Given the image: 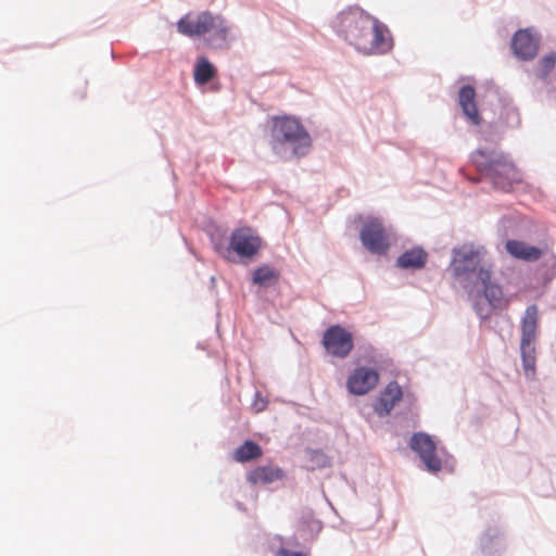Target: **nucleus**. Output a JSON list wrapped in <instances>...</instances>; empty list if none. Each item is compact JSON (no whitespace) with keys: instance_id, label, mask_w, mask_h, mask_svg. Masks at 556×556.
<instances>
[{"instance_id":"f257e3e1","label":"nucleus","mask_w":556,"mask_h":556,"mask_svg":"<svg viewBox=\"0 0 556 556\" xmlns=\"http://www.w3.org/2000/svg\"><path fill=\"white\" fill-rule=\"evenodd\" d=\"M332 27L339 36L364 54L387 53L393 47L388 27L358 7L341 11L334 17Z\"/></svg>"},{"instance_id":"f03ea898","label":"nucleus","mask_w":556,"mask_h":556,"mask_svg":"<svg viewBox=\"0 0 556 556\" xmlns=\"http://www.w3.org/2000/svg\"><path fill=\"white\" fill-rule=\"evenodd\" d=\"M180 34L188 37L210 35L208 45L213 48L223 49L228 47L230 27L227 21L219 14L214 15L204 11L195 16L187 14L177 23Z\"/></svg>"},{"instance_id":"7ed1b4c3","label":"nucleus","mask_w":556,"mask_h":556,"mask_svg":"<svg viewBox=\"0 0 556 556\" xmlns=\"http://www.w3.org/2000/svg\"><path fill=\"white\" fill-rule=\"evenodd\" d=\"M484 253L483 248L472 243H465L453 249L450 264L453 276L473 286L478 282L489 281L491 267L483 262Z\"/></svg>"},{"instance_id":"20e7f679","label":"nucleus","mask_w":556,"mask_h":556,"mask_svg":"<svg viewBox=\"0 0 556 556\" xmlns=\"http://www.w3.org/2000/svg\"><path fill=\"white\" fill-rule=\"evenodd\" d=\"M271 146L280 152L281 146L289 144L294 155H303L311 147V137L303 125L292 117H277L271 130Z\"/></svg>"},{"instance_id":"39448f33","label":"nucleus","mask_w":556,"mask_h":556,"mask_svg":"<svg viewBox=\"0 0 556 556\" xmlns=\"http://www.w3.org/2000/svg\"><path fill=\"white\" fill-rule=\"evenodd\" d=\"M477 166L490 177L495 188L502 191H510L514 187L521 182V174L516 166L505 157L494 159L481 168V164L477 162Z\"/></svg>"},{"instance_id":"423d86ee","label":"nucleus","mask_w":556,"mask_h":556,"mask_svg":"<svg viewBox=\"0 0 556 556\" xmlns=\"http://www.w3.org/2000/svg\"><path fill=\"white\" fill-rule=\"evenodd\" d=\"M363 245L374 254H386L391 247L388 231L378 218H368L359 232Z\"/></svg>"},{"instance_id":"0eeeda50","label":"nucleus","mask_w":556,"mask_h":556,"mask_svg":"<svg viewBox=\"0 0 556 556\" xmlns=\"http://www.w3.org/2000/svg\"><path fill=\"white\" fill-rule=\"evenodd\" d=\"M323 345L328 354L345 358L354 348L353 334L342 326L333 325L325 331Z\"/></svg>"},{"instance_id":"6e6552de","label":"nucleus","mask_w":556,"mask_h":556,"mask_svg":"<svg viewBox=\"0 0 556 556\" xmlns=\"http://www.w3.org/2000/svg\"><path fill=\"white\" fill-rule=\"evenodd\" d=\"M410 448L415 451L427 469L431 472L441 470V459L435 454V444L429 434L419 432L415 433L410 439Z\"/></svg>"},{"instance_id":"1a4fd4ad","label":"nucleus","mask_w":556,"mask_h":556,"mask_svg":"<svg viewBox=\"0 0 556 556\" xmlns=\"http://www.w3.org/2000/svg\"><path fill=\"white\" fill-rule=\"evenodd\" d=\"M379 382V374L372 368L361 366L354 369L346 381L351 394L365 395L374 390Z\"/></svg>"},{"instance_id":"9d476101","label":"nucleus","mask_w":556,"mask_h":556,"mask_svg":"<svg viewBox=\"0 0 556 556\" xmlns=\"http://www.w3.org/2000/svg\"><path fill=\"white\" fill-rule=\"evenodd\" d=\"M230 248L240 256L252 257L261 248V239L249 227L236 229L230 238Z\"/></svg>"},{"instance_id":"9b49d317","label":"nucleus","mask_w":556,"mask_h":556,"mask_svg":"<svg viewBox=\"0 0 556 556\" xmlns=\"http://www.w3.org/2000/svg\"><path fill=\"white\" fill-rule=\"evenodd\" d=\"M511 49L519 59L532 60L539 50V39L528 29H520L513 37Z\"/></svg>"},{"instance_id":"f8f14e48","label":"nucleus","mask_w":556,"mask_h":556,"mask_svg":"<svg viewBox=\"0 0 556 556\" xmlns=\"http://www.w3.org/2000/svg\"><path fill=\"white\" fill-rule=\"evenodd\" d=\"M403 392L396 381H391L381 392L374 405L375 412L380 415H389L395 404L402 400Z\"/></svg>"},{"instance_id":"ddd939ff","label":"nucleus","mask_w":556,"mask_h":556,"mask_svg":"<svg viewBox=\"0 0 556 556\" xmlns=\"http://www.w3.org/2000/svg\"><path fill=\"white\" fill-rule=\"evenodd\" d=\"M285 471L271 465L257 466L247 473V481L252 485H266L285 478Z\"/></svg>"},{"instance_id":"4468645a","label":"nucleus","mask_w":556,"mask_h":556,"mask_svg":"<svg viewBox=\"0 0 556 556\" xmlns=\"http://www.w3.org/2000/svg\"><path fill=\"white\" fill-rule=\"evenodd\" d=\"M458 103L467 119L473 125H480L482 118L476 102V90L472 86H463L458 92Z\"/></svg>"},{"instance_id":"2eb2a0df","label":"nucleus","mask_w":556,"mask_h":556,"mask_svg":"<svg viewBox=\"0 0 556 556\" xmlns=\"http://www.w3.org/2000/svg\"><path fill=\"white\" fill-rule=\"evenodd\" d=\"M539 311L536 305L527 307L521 321V341L520 344L534 345L538 337Z\"/></svg>"},{"instance_id":"dca6fc26","label":"nucleus","mask_w":556,"mask_h":556,"mask_svg":"<svg viewBox=\"0 0 556 556\" xmlns=\"http://www.w3.org/2000/svg\"><path fill=\"white\" fill-rule=\"evenodd\" d=\"M505 248L513 257L526 262L538 261L543 254V251L540 248L519 240H508Z\"/></svg>"},{"instance_id":"f3484780","label":"nucleus","mask_w":556,"mask_h":556,"mask_svg":"<svg viewBox=\"0 0 556 556\" xmlns=\"http://www.w3.org/2000/svg\"><path fill=\"white\" fill-rule=\"evenodd\" d=\"M428 261V253L420 247H415L402 253L396 260L400 268L421 269Z\"/></svg>"},{"instance_id":"a211bd4d","label":"nucleus","mask_w":556,"mask_h":556,"mask_svg":"<svg viewBox=\"0 0 556 556\" xmlns=\"http://www.w3.org/2000/svg\"><path fill=\"white\" fill-rule=\"evenodd\" d=\"M476 287L483 289V295L492 308H506L509 305V300L504 296L501 287L491 282V278L485 282H478Z\"/></svg>"},{"instance_id":"6ab92c4d","label":"nucleus","mask_w":556,"mask_h":556,"mask_svg":"<svg viewBox=\"0 0 556 556\" xmlns=\"http://www.w3.org/2000/svg\"><path fill=\"white\" fill-rule=\"evenodd\" d=\"M216 67L206 58H198L193 71V79L198 86L206 85L216 76Z\"/></svg>"},{"instance_id":"aec40b11","label":"nucleus","mask_w":556,"mask_h":556,"mask_svg":"<svg viewBox=\"0 0 556 556\" xmlns=\"http://www.w3.org/2000/svg\"><path fill=\"white\" fill-rule=\"evenodd\" d=\"M262 455V447L257 443L248 440L242 445L235 450L232 458L237 463L243 464L251 460H255L260 458Z\"/></svg>"},{"instance_id":"412c9836","label":"nucleus","mask_w":556,"mask_h":556,"mask_svg":"<svg viewBox=\"0 0 556 556\" xmlns=\"http://www.w3.org/2000/svg\"><path fill=\"white\" fill-rule=\"evenodd\" d=\"M280 274L274 267L263 265L256 268L253 273V283L261 287H271L279 280Z\"/></svg>"},{"instance_id":"4be33fe9","label":"nucleus","mask_w":556,"mask_h":556,"mask_svg":"<svg viewBox=\"0 0 556 556\" xmlns=\"http://www.w3.org/2000/svg\"><path fill=\"white\" fill-rule=\"evenodd\" d=\"M520 352L525 375L528 379H533L535 376V348L520 344Z\"/></svg>"},{"instance_id":"5701e85b","label":"nucleus","mask_w":556,"mask_h":556,"mask_svg":"<svg viewBox=\"0 0 556 556\" xmlns=\"http://www.w3.org/2000/svg\"><path fill=\"white\" fill-rule=\"evenodd\" d=\"M556 64V53L551 52L543 56L536 65V75L541 78L547 77Z\"/></svg>"},{"instance_id":"b1692460","label":"nucleus","mask_w":556,"mask_h":556,"mask_svg":"<svg viewBox=\"0 0 556 556\" xmlns=\"http://www.w3.org/2000/svg\"><path fill=\"white\" fill-rule=\"evenodd\" d=\"M278 554L280 556H306L303 553L290 551V549H287V548H280Z\"/></svg>"},{"instance_id":"393cba45","label":"nucleus","mask_w":556,"mask_h":556,"mask_svg":"<svg viewBox=\"0 0 556 556\" xmlns=\"http://www.w3.org/2000/svg\"><path fill=\"white\" fill-rule=\"evenodd\" d=\"M477 313L480 315V317L482 318H488L490 316V312H485L483 311L482 307H479L477 306Z\"/></svg>"}]
</instances>
